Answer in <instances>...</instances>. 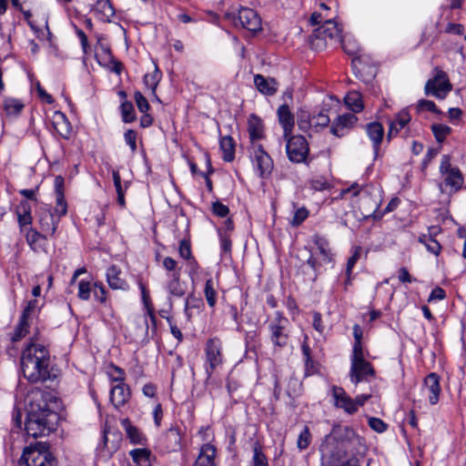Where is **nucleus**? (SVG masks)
I'll return each mask as SVG.
<instances>
[{
	"label": "nucleus",
	"instance_id": "obj_1",
	"mask_svg": "<svg viewBox=\"0 0 466 466\" xmlns=\"http://www.w3.org/2000/svg\"><path fill=\"white\" fill-rule=\"evenodd\" d=\"M51 399L49 393L40 390H33L27 396V415L25 424L27 435L38 438L49 434L56 429L58 415L49 408L48 401Z\"/></svg>",
	"mask_w": 466,
	"mask_h": 466
},
{
	"label": "nucleus",
	"instance_id": "obj_2",
	"mask_svg": "<svg viewBox=\"0 0 466 466\" xmlns=\"http://www.w3.org/2000/svg\"><path fill=\"white\" fill-rule=\"evenodd\" d=\"M361 439L350 428L333 427L319 445L321 466H345L348 463V450Z\"/></svg>",
	"mask_w": 466,
	"mask_h": 466
},
{
	"label": "nucleus",
	"instance_id": "obj_3",
	"mask_svg": "<svg viewBox=\"0 0 466 466\" xmlns=\"http://www.w3.org/2000/svg\"><path fill=\"white\" fill-rule=\"evenodd\" d=\"M23 376L31 383L45 382L50 379V355L42 344L31 341L21 355Z\"/></svg>",
	"mask_w": 466,
	"mask_h": 466
},
{
	"label": "nucleus",
	"instance_id": "obj_4",
	"mask_svg": "<svg viewBox=\"0 0 466 466\" xmlns=\"http://www.w3.org/2000/svg\"><path fill=\"white\" fill-rule=\"evenodd\" d=\"M328 39L335 43H340L345 53L350 56L356 53L354 47L347 46L342 36V25L334 19H329L322 26L314 29L309 36L310 48L317 52L325 49L328 46Z\"/></svg>",
	"mask_w": 466,
	"mask_h": 466
},
{
	"label": "nucleus",
	"instance_id": "obj_5",
	"mask_svg": "<svg viewBox=\"0 0 466 466\" xmlns=\"http://www.w3.org/2000/svg\"><path fill=\"white\" fill-rule=\"evenodd\" d=\"M19 466H54L46 443L36 442L24 450Z\"/></svg>",
	"mask_w": 466,
	"mask_h": 466
},
{
	"label": "nucleus",
	"instance_id": "obj_6",
	"mask_svg": "<svg viewBox=\"0 0 466 466\" xmlns=\"http://www.w3.org/2000/svg\"><path fill=\"white\" fill-rule=\"evenodd\" d=\"M225 18L236 27L247 29L252 33L261 30V19L258 13L248 7H240L238 12H227Z\"/></svg>",
	"mask_w": 466,
	"mask_h": 466
},
{
	"label": "nucleus",
	"instance_id": "obj_7",
	"mask_svg": "<svg viewBox=\"0 0 466 466\" xmlns=\"http://www.w3.org/2000/svg\"><path fill=\"white\" fill-rule=\"evenodd\" d=\"M375 377V370L371 364L364 359L363 352L357 349L352 350L351 367L350 371V380L355 387L362 381L370 382V379Z\"/></svg>",
	"mask_w": 466,
	"mask_h": 466
},
{
	"label": "nucleus",
	"instance_id": "obj_8",
	"mask_svg": "<svg viewBox=\"0 0 466 466\" xmlns=\"http://www.w3.org/2000/svg\"><path fill=\"white\" fill-rule=\"evenodd\" d=\"M287 142L286 152L289 159L293 163H303L309 154V143L303 136L289 135L284 138Z\"/></svg>",
	"mask_w": 466,
	"mask_h": 466
},
{
	"label": "nucleus",
	"instance_id": "obj_9",
	"mask_svg": "<svg viewBox=\"0 0 466 466\" xmlns=\"http://www.w3.org/2000/svg\"><path fill=\"white\" fill-rule=\"evenodd\" d=\"M440 172L444 176V184L446 186L454 188L455 191L461 188L464 182L463 175L458 167L451 166L449 155L442 156Z\"/></svg>",
	"mask_w": 466,
	"mask_h": 466
},
{
	"label": "nucleus",
	"instance_id": "obj_10",
	"mask_svg": "<svg viewBox=\"0 0 466 466\" xmlns=\"http://www.w3.org/2000/svg\"><path fill=\"white\" fill-rule=\"evenodd\" d=\"M251 159L260 177L269 175L273 169V160L261 144H253Z\"/></svg>",
	"mask_w": 466,
	"mask_h": 466
},
{
	"label": "nucleus",
	"instance_id": "obj_11",
	"mask_svg": "<svg viewBox=\"0 0 466 466\" xmlns=\"http://www.w3.org/2000/svg\"><path fill=\"white\" fill-rule=\"evenodd\" d=\"M221 350L222 346L218 339H209L207 341L205 353L208 363V368H207L208 378H210L214 370L223 362Z\"/></svg>",
	"mask_w": 466,
	"mask_h": 466
},
{
	"label": "nucleus",
	"instance_id": "obj_12",
	"mask_svg": "<svg viewBox=\"0 0 466 466\" xmlns=\"http://www.w3.org/2000/svg\"><path fill=\"white\" fill-rule=\"evenodd\" d=\"M351 67L356 77L366 84L372 82L378 71L375 66L368 64L361 56L352 58Z\"/></svg>",
	"mask_w": 466,
	"mask_h": 466
},
{
	"label": "nucleus",
	"instance_id": "obj_13",
	"mask_svg": "<svg viewBox=\"0 0 466 466\" xmlns=\"http://www.w3.org/2000/svg\"><path fill=\"white\" fill-rule=\"evenodd\" d=\"M288 319L278 316L268 328L271 331V341L275 346L283 348L288 344L289 332L287 330Z\"/></svg>",
	"mask_w": 466,
	"mask_h": 466
},
{
	"label": "nucleus",
	"instance_id": "obj_14",
	"mask_svg": "<svg viewBox=\"0 0 466 466\" xmlns=\"http://www.w3.org/2000/svg\"><path fill=\"white\" fill-rule=\"evenodd\" d=\"M446 77L445 72L439 70L434 78L429 79L425 85V94L432 95L437 98H443L448 92L451 90V85L449 81H444L437 85V81Z\"/></svg>",
	"mask_w": 466,
	"mask_h": 466
},
{
	"label": "nucleus",
	"instance_id": "obj_15",
	"mask_svg": "<svg viewBox=\"0 0 466 466\" xmlns=\"http://www.w3.org/2000/svg\"><path fill=\"white\" fill-rule=\"evenodd\" d=\"M56 194V207L54 212L57 218H61L67 213V203L65 198V178L62 176H56L54 181Z\"/></svg>",
	"mask_w": 466,
	"mask_h": 466
},
{
	"label": "nucleus",
	"instance_id": "obj_16",
	"mask_svg": "<svg viewBox=\"0 0 466 466\" xmlns=\"http://www.w3.org/2000/svg\"><path fill=\"white\" fill-rule=\"evenodd\" d=\"M116 370L119 375H123L121 369L116 368ZM116 380H119L120 383L111 389L110 400L116 408H119L127 401L129 398V390L127 385L123 383L124 378L122 376L116 378Z\"/></svg>",
	"mask_w": 466,
	"mask_h": 466
},
{
	"label": "nucleus",
	"instance_id": "obj_17",
	"mask_svg": "<svg viewBox=\"0 0 466 466\" xmlns=\"http://www.w3.org/2000/svg\"><path fill=\"white\" fill-rule=\"evenodd\" d=\"M357 120V116L352 113L338 116L330 127V133L338 137H342L347 134V130L353 127Z\"/></svg>",
	"mask_w": 466,
	"mask_h": 466
},
{
	"label": "nucleus",
	"instance_id": "obj_18",
	"mask_svg": "<svg viewBox=\"0 0 466 466\" xmlns=\"http://www.w3.org/2000/svg\"><path fill=\"white\" fill-rule=\"evenodd\" d=\"M410 120L411 116L407 109H402L396 114L395 117L390 122L387 140L390 142L393 137H397Z\"/></svg>",
	"mask_w": 466,
	"mask_h": 466
},
{
	"label": "nucleus",
	"instance_id": "obj_19",
	"mask_svg": "<svg viewBox=\"0 0 466 466\" xmlns=\"http://www.w3.org/2000/svg\"><path fill=\"white\" fill-rule=\"evenodd\" d=\"M367 135L372 142L374 157H377L380 149L381 142L385 135L384 127L378 121L368 123L365 127Z\"/></svg>",
	"mask_w": 466,
	"mask_h": 466
},
{
	"label": "nucleus",
	"instance_id": "obj_20",
	"mask_svg": "<svg viewBox=\"0 0 466 466\" xmlns=\"http://www.w3.org/2000/svg\"><path fill=\"white\" fill-rule=\"evenodd\" d=\"M279 123L283 128V138L292 135L295 125L294 115L287 104L281 105L277 110Z\"/></svg>",
	"mask_w": 466,
	"mask_h": 466
},
{
	"label": "nucleus",
	"instance_id": "obj_21",
	"mask_svg": "<svg viewBox=\"0 0 466 466\" xmlns=\"http://www.w3.org/2000/svg\"><path fill=\"white\" fill-rule=\"evenodd\" d=\"M332 396L336 407L342 408L350 414L357 411L355 401H353V399H351L342 388L333 387Z\"/></svg>",
	"mask_w": 466,
	"mask_h": 466
},
{
	"label": "nucleus",
	"instance_id": "obj_22",
	"mask_svg": "<svg viewBox=\"0 0 466 466\" xmlns=\"http://www.w3.org/2000/svg\"><path fill=\"white\" fill-rule=\"evenodd\" d=\"M332 396L336 407L342 408L350 414L357 411L355 401H353V399H351L342 388L333 387Z\"/></svg>",
	"mask_w": 466,
	"mask_h": 466
},
{
	"label": "nucleus",
	"instance_id": "obj_23",
	"mask_svg": "<svg viewBox=\"0 0 466 466\" xmlns=\"http://www.w3.org/2000/svg\"><path fill=\"white\" fill-rule=\"evenodd\" d=\"M254 84L257 89L265 96H273L278 91L279 84L272 77L267 78L260 74L255 75Z\"/></svg>",
	"mask_w": 466,
	"mask_h": 466
},
{
	"label": "nucleus",
	"instance_id": "obj_24",
	"mask_svg": "<svg viewBox=\"0 0 466 466\" xmlns=\"http://www.w3.org/2000/svg\"><path fill=\"white\" fill-rule=\"evenodd\" d=\"M424 388L429 392L430 403L435 405L441 393L440 377L436 373L429 374L424 380Z\"/></svg>",
	"mask_w": 466,
	"mask_h": 466
},
{
	"label": "nucleus",
	"instance_id": "obj_25",
	"mask_svg": "<svg viewBox=\"0 0 466 466\" xmlns=\"http://www.w3.org/2000/svg\"><path fill=\"white\" fill-rule=\"evenodd\" d=\"M248 132L252 145L256 140L264 137V125L262 119L256 114H251L248 119Z\"/></svg>",
	"mask_w": 466,
	"mask_h": 466
},
{
	"label": "nucleus",
	"instance_id": "obj_26",
	"mask_svg": "<svg viewBox=\"0 0 466 466\" xmlns=\"http://www.w3.org/2000/svg\"><path fill=\"white\" fill-rule=\"evenodd\" d=\"M93 11L96 13V17L104 23H110L111 17H113L116 13L110 0H97L94 5Z\"/></svg>",
	"mask_w": 466,
	"mask_h": 466
},
{
	"label": "nucleus",
	"instance_id": "obj_27",
	"mask_svg": "<svg viewBox=\"0 0 466 466\" xmlns=\"http://www.w3.org/2000/svg\"><path fill=\"white\" fill-rule=\"evenodd\" d=\"M55 117L56 120L54 122V127L56 133L64 139H70L73 129L72 125L66 116L60 111H56Z\"/></svg>",
	"mask_w": 466,
	"mask_h": 466
},
{
	"label": "nucleus",
	"instance_id": "obj_28",
	"mask_svg": "<svg viewBox=\"0 0 466 466\" xmlns=\"http://www.w3.org/2000/svg\"><path fill=\"white\" fill-rule=\"evenodd\" d=\"M317 251H315L311 256L308 258L307 265H309L314 271L317 270L318 261L317 256H321L322 262H330L331 261V254L329 249L327 248V244L323 242L321 239L316 240Z\"/></svg>",
	"mask_w": 466,
	"mask_h": 466
},
{
	"label": "nucleus",
	"instance_id": "obj_29",
	"mask_svg": "<svg viewBox=\"0 0 466 466\" xmlns=\"http://www.w3.org/2000/svg\"><path fill=\"white\" fill-rule=\"evenodd\" d=\"M216 448L209 444H204L195 461L194 466H215Z\"/></svg>",
	"mask_w": 466,
	"mask_h": 466
},
{
	"label": "nucleus",
	"instance_id": "obj_30",
	"mask_svg": "<svg viewBox=\"0 0 466 466\" xmlns=\"http://www.w3.org/2000/svg\"><path fill=\"white\" fill-rule=\"evenodd\" d=\"M36 216L42 230L55 233L56 230V223L59 219L56 213L54 214L50 209H44L38 211Z\"/></svg>",
	"mask_w": 466,
	"mask_h": 466
},
{
	"label": "nucleus",
	"instance_id": "obj_31",
	"mask_svg": "<svg viewBox=\"0 0 466 466\" xmlns=\"http://www.w3.org/2000/svg\"><path fill=\"white\" fill-rule=\"evenodd\" d=\"M32 207L27 200H21L16 206L15 212L21 230L32 223Z\"/></svg>",
	"mask_w": 466,
	"mask_h": 466
},
{
	"label": "nucleus",
	"instance_id": "obj_32",
	"mask_svg": "<svg viewBox=\"0 0 466 466\" xmlns=\"http://www.w3.org/2000/svg\"><path fill=\"white\" fill-rule=\"evenodd\" d=\"M121 269L116 265L110 266L106 270V280L109 287L113 289H126L127 284L125 279L120 278Z\"/></svg>",
	"mask_w": 466,
	"mask_h": 466
},
{
	"label": "nucleus",
	"instance_id": "obj_33",
	"mask_svg": "<svg viewBox=\"0 0 466 466\" xmlns=\"http://www.w3.org/2000/svg\"><path fill=\"white\" fill-rule=\"evenodd\" d=\"M24 107V103L17 98L5 97L3 101V110L8 117H17Z\"/></svg>",
	"mask_w": 466,
	"mask_h": 466
},
{
	"label": "nucleus",
	"instance_id": "obj_34",
	"mask_svg": "<svg viewBox=\"0 0 466 466\" xmlns=\"http://www.w3.org/2000/svg\"><path fill=\"white\" fill-rule=\"evenodd\" d=\"M219 147L223 152L222 158L226 162H231L235 158L236 143L231 136L220 137Z\"/></svg>",
	"mask_w": 466,
	"mask_h": 466
},
{
	"label": "nucleus",
	"instance_id": "obj_35",
	"mask_svg": "<svg viewBox=\"0 0 466 466\" xmlns=\"http://www.w3.org/2000/svg\"><path fill=\"white\" fill-rule=\"evenodd\" d=\"M344 102L348 107L355 113H360L364 108L362 96L360 93L357 91L349 92L344 98Z\"/></svg>",
	"mask_w": 466,
	"mask_h": 466
},
{
	"label": "nucleus",
	"instance_id": "obj_36",
	"mask_svg": "<svg viewBox=\"0 0 466 466\" xmlns=\"http://www.w3.org/2000/svg\"><path fill=\"white\" fill-rule=\"evenodd\" d=\"M25 237L27 243L34 251H47L48 239L46 235H25Z\"/></svg>",
	"mask_w": 466,
	"mask_h": 466
},
{
	"label": "nucleus",
	"instance_id": "obj_37",
	"mask_svg": "<svg viewBox=\"0 0 466 466\" xmlns=\"http://www.w3.org/2000/svg\"><path fill=\"white\" fill-rule=\"evenodd\" d=\"M122 121L126 124L133 123L137 119L134 105L131 101L124 100L119 106Z\"/></svg>",
	"mask_w": 466,
	"mask_h": 466
},
{
	"label": "nucleus",
	"instance_id": "obj_38",
	"mask_svg": "<svg viewBox=\"0 0 466 466\" xmlns=\"http://www.w3.org/2000/svg\"><path fill=\"white\" fill-rule=\"evenodd\" d=\"M180 274L179 272H174L171 274L170 279L167 283V289L169 294L173 297H182L185 291L180 284Z\"/></svg>",
	"mask_w": 466,
	"mask_h": 466
},
{
	"label": "nucleus",
	"instance_id": "obj_39",
	"mask_svg": "<svg viewBox=\"0 0 466 466\" xmlns=\"http://www.w3.org/2000/svg\"><path fill=\"white\" fill-rule=\"evenodd\" d=\"M161 78L162 73L157 66L155 65L154 71L152 73L146 74L143 77V82L145 86L152 91L153 94H156L157 87Z\"/></svg>",
	"mask_w": 466,
	"mask_h": 466
},
{
	"label": "nucleus",
	"instance_id": "obj_40",
	"mask_svg": "<svg viewBox=\"0 0 466 466\" xmlns=\"http://www.w3.org/2000/svg\"><path fill=\"white\" fill-rule=\"evenodd\" d=\"M167 448L170 451H176L180 448L181 436L177 429H169L165 437Z\"/></svg>",
	"mask_w": 466,
	"mask_h": 466
},
{
	"label": "nucleus",
	"instance_id": "obj_41",
	"mask_svg": "<svg viewBox=\"0 0 466 466\" xmlns=\"http://www.w3.org/2000/svg\"><path fill=\"white\" fill-rule=\"evenodd\" d=\"M122 425L126 430L127 435L134 444H140L143 441V436L137 428L133 426L128 419L122 420Z\"/></svg>",
	"mask_w": 466,
	"mask_h": 466
},
{
	"label": "nucleus",
	"instance_id": "obj_42",
	"mask_svg": "<svg viewBox=\"0 0 466 466\" xmlns=\"http://www.w3.org/2000/svg\"><path fill=\"white\" fill-rule=\"evenodd\" d=\"M29 320L25 319V317H20L17 325L15 326L13 333L11 334V340L13 342L19 341L28 332Z\"/></svg>",
	"mask_w": 466,
	"mask_h": 466
},
{
	"label": "nucleus",
	"instance_id": "obj_43",
	"mask_svg": "<svg viewBox=\"0 0 466 466\" xmlns=\"http://www.w3.org/2000/svg\"><path fill=\"white\" fill-rule=\"evenodd\" d=\"M419 242L434 255H438L441 251V247L439 241L433 238V235H421L419 238Z\"/></svg>",
	"mask_w": 466,
	"mask_h": 466
},
{
	"label": "nucleus",
	"instance_id": "obj_44",
	"mask_svg": "<svg viewBox=\"0 0 466 466\" xmlns=\"http://www.w3.org/2000/svg\"><path fill=\"white\" fill-rule=\"evenodd\" d=\"M431 129L438 143H442L452 131L451 127L443 124H432Z\"/></svg>",
	"mask_w": 466,
	"mask_h": 466
},
{
	"label": "nucleus",
	"instance_id": "obj_45",
	"mask_svg": "<svg viewBox=\"0 0 466 466\" xmlns=\"http://www.w3.org/2000/svg\"><path fill=\"white\" fill-rule=\"evenodd\" d=\"M204 292L208 304L210 307H214L217 302V292L212 279L206 281Z\"/></svg>",
	"mask_w": 466,
	"mask_h": 466
},
{
	"label": "nucleus",
	"instance_id": "obj_46",
	"mask_svg": "<svg viewBox=\"0 0 466 466\" xmlns=\"http://www.w3.org/2000/svg\"><path fill=\"white\" fill-rule=\"evenodd\" d=\"M253 453V466H268L267 457L262 452L258 443L254 444Z\"/></svg>",
	"mask_w": 466,
	"mask_h": 466
},
{
	"label": "nucleus",
	"instance_id": "obj_47",
	"mask_svg": "<svg viewBox=\"0 0 466 466\" xmlns=\"http://www.w3.org/2000/svg\"><path fill=\"white\" fill-rule=\"evenodd\" d=\"M311 441V433L309 431V427L305 426L303 431L299 435L298 441H297V447L299 450H305L307 449Z\"/></svg>",
	"mask_w": 466,
	"mask_h": 466
},
{
	"label": "nucleus",
	"instance_id": "obj_48",
	"mask_svg": "<svg viewBox=\"0 0 466 466\" xmlns=\"http://www.w3.org/2000/svg\"><path fill=\"white\" fill-rule=\"evenodd\" d=\"M134 99L137 109L140 113H147L151 108L147 99L144 96V95L140 91H136L134 94Z\"/></svg>",
	"mask_w": 466,
	"mask_h": 466
},
{
	"label": "nucleus",
	"instance_id": "obj_49",
	"mask_svg": "<svg viewBox=\"0 0 466 466\" xmlns=\"http://www.w3.org/2000/svg\"><path fill=\"white\" fill-rule=\"evenodd\" d=\"M297 124L301 131L307 132L313 125V120L312 117L307 112H301L298 116Z\"/></svg>",
	"mask_w": 466,
	"mask_h": 466
},
{
	"label": "nucleus",
	"instance_id": "obj_50",
	"mask_svg": "<svg viewBox=\"0 0 466 466\" xmlns=\"http://www.w3.org/2000/svg\"><path fill=\"white\" fill-rule=\"evenodd\" d=\"M137 133L134 129H127L124 133L125 142L129 147L132 153H135L137 149Z\"/></svg>",
	"mask_w": 466,
	"mask_h": 466
},
{
	"label": "nucleus",
	"instance_id": "obj_51",
	"mask_svg": "<svg viewBox=\"0 0 466 466\" xmlns=\"http://www.w3.org/2000/svg\"><path fill=\"white\" fill-rule=\"evenodd\" d=\"M310 187L316 191H323L329 187L328 180L323 176L312 177L309 181Z\"/></svg>",
	"mask_w": 466,
	"mask_h": 466
},
{
	"label": "nucleus",
	"instance_id": "obj_52",
	"mask_svg": "<svg viewBox=\"0 0 466 466\" xmlns=\"http://www.w3.org/2000/svg\"><path fill=\"white\" fill-rule=\"evenodd\" d=\"M312 120L314 126L321 127H327L330 122L326 110H321L317 115H314Z\"/></svg>",
	"mask_w": 466,
	"mask_h": 466
},
{
	"label": "nucleus",
	"instance_id": "obj_53",
	"mask_svg": "<svg viewBox=\"0 0 466 466\" xmlns=\"http://www.w3.org/2000/svg\"><path fill=\"white\" fill-rule=\"evenodd\" d=\"M417 109L420 110H428L434 114H441V110L438 109L436 104L431 100L420 99L418 103Z\"/></svg>",
	"mask_w": 466,
	"mask_h": 466
},
{
	"label": "nucleus",
	"instance_id": "obj_54",
	"mask_svg": "<svg viewBox=\"0 0 466 466\" xmlns=\"http://www.w3.org/2000/svg\"><path fill=\"white\" fill-rule=\"evenodd\" d=\"M369 426L379 433L384 432L388 428V425L382 420L375 417L369 418Z\"/></svg>",
	"mask_w": 466,
	"mask_h": 466
},
{
	"label": "nucleus",
	"instance_id": "obj_55",
	"mask_svg": "<svg viewBox=\"0 0 466 466\" xmlns=\"http://www.w3.org/2000/svg\"><path fill=\"white\" fill-rule=\"evenodd\" d=\"M400 202V200L399 198H391L390 201L386 206V208L383 209V211H374V218H380L384 214L393 211L399 206Z\"/></svg>",
	"mask_w": 466,
	"mask_h": 466
},
{
	"label": "nucleus",
	"instance_id": "obj_56",
	"mask_svg": "<svg viewBox=\"0 0 466 466\" xmlns=\"http://www.w3.org/2000/svg\"><path fill=\"white\" fill-rule=\"evenodd\" d=\"M309 217V211L306 208H300L296 209L294 216L291 219L293 226L300 225Z\"/></svg>",
	"mask_w": 466,
	"mask_h": 466
},
{
	"label": "nucleus",
	"instance_id": "obj_57",
	"mask_svg": "<svg viewBox=\"0 0 466 466\" xmlns=\"http://www.w3.org/2000/svg\"><path fill=\"white\" fill-rule=\"evenodd\" d=\"M212 212L219 218H226L229 213L228 206L217 200L212 204Z\"/></svg>",
	"mask_w": 466,
	"mask_h": 466
},
{
	"label": "nucleus",
	"instance_id": "obj_58",
	"mask_svg": "<svg viewBox=\"0 0 466 466\" xmlns=\"http://www.w3.org/2000/svg\"><path fill=\"white\" fill-rule=\"evenodd\" d=\"M360 253H361V248L359 246L355 247L354 250H353V254L349 258L348 262H347L346 272H347L348 276L350 275L355 263L360 257Z\"/></svg>",
	"mask_w": 466,
	"mask_h": 466
},
{
	"label": "nucleus",
	"instance_id": "obj_59",
	"mask_svg": "<svg viewBox=\"0 0 466 466\" xmlns=\"http://www.w3.org/2000/svg\"><path fill=\"white\" fill-rule=\"evenodd\" d=\"M140 289H141L143 302H144V305H145V307H146V309L147 310V314L149 315V317L152 319H155V315H154V312H153V308L151 306V303H150V300H149V297H148V293L147 291V289H146V287L143 284H140Z\"/></svg>",
	"mask_w": 466,
	"mask_h": 466
},
{
	"label": "nucleus",
	"instance_id": "obj_60",
	"mask_svg": "<svg viewBox=\"0 0 466 466\" xmlns=\"http://www.w3.org/2000/svg\"><path fill=\"white\" fill-rule=\"evenodd\" d=\"M90 283L81 280L78 284V297L83 300H86L90 297Z\"/></svg>",
	"mask_w": 466,
	"mask_h": 466
},
{
	"label": "nucleus",
	"instance_id": "obj_61",
	"mask_svg": "<svg viewBox=\"0 0 466 466\" xmlns=\"http://www.w3.org/2000/svg\"><path fill=\"white\" fill-rule=\"evenodd\" d=\"M130 455L135 462L139 463L148 459L149 452L146 449H136L130 451Z\"/></svg>",
	"mask_w": 466,
	"mask_h": 466
},
{
	"label": "nucleus",
	"instance_id": "obj_62",
	"mask_svg": "<svg viewBox=\"0 0 466 466\" xmlns=\"http://www.w3.org/2000/svg\"><path fill=\"white\" fill-rule=\"evenodd\" d=\"M178 252L181 258L185 259L191 258V248H190V243L187 239H183L180 241V245L178 248Z\"/></svg>",
	"mask_w": 466,
	"mask_h": 466
},
{
	"label": "nucleus",
	"instance_id": "obj_63",
	"mask_svg": "<svg viewBox=\"0 0 466 466\" xmlns=\"http://www.w3.org/2000/svg\"><path fill=\"white\" fill-rule=\"evenodd\" d=\"M76 34L79 38L81 47L83 49V53L86 55L88 53L90 47L88 45V39H87L86 33L82 29L76 27Z\"/></svg>",
	"mask_w": 466,
	"mask_h": 466
},
{
	"label": "nucleus",
	"instance_id": "obj_64",
	"mask_svg": "<svg viewBox=\"0 0 466 466\" xmlns=\"http://www.w3.org/2000/svg\"><path fill=\"white\" fill-rule=\"evenodd\" d=\"M353 335H354V339H355V342L353 345V350H356L358 349L360 350V352H363V349L361 346L362 331L359 325H355L353 327Z\"/></svg>",
	"mask_w": 466,
	"mask_h": 466
}]
</instances>
